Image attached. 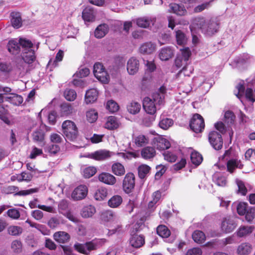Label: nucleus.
Instances as JSON below:
<instances>
[{
	"label": "nucleus",
	"mask_w": 255,
	"mask_h": 255,
	"mask_svg": "<svg viewBox=\"0 0 255 255\" xmlns=\"http://www.w3.org/2000/svg\"><path fill=\"white\" fill-rule=\"evenodd\" d=\"M98 178L100 181L108 185H113L116 182L115 177L107 172H103L99 174Z\"/></svg>",
	"instance_id": "obj_18"
},
{
	"label": "nucleus",
	"mask_w": 255,
	"mask_h": 255,
	"mask_svg": "<svg viewBox=\"0 0 255 255\" xmlns=\"http://www.w3.org/2000/svg\"><path fill=\"white\" fill-rule=\"evenodd\" d=\"M12 251L15 253H20L22 250L21 243L18 240L13 241L11 245Z\"/></svg>",
	"instance_id": "obj_61"
},
{
	"label": "nucleus",
	"mask_w": 255,
	"mask_h": 255,
	"mask_svg": "<svg viewBox=\"0 0 255 255\" xmlns=\"http://www.w3.org/2000/svg\"><path fill=\"white\" fill-rule=\"evenodd\" d=\"M97 169L95 167L89 166L83 169V175L84 177L89 178L95 175Z\"/></svg>",
	"instance_id": "obj_52"
},
{
	"label": "nucleus",
	"mask_w": 255,
	"mask_h": 255,
	"mask_svg": "<svg viewBox=\"0 0 255 255\" xmlns=\"http://www.w3.org/2000/svg\"><path fill=\"white\" fill-rule=\"evenodd\" d=\"M11 22L12 25L16 28H18L22 25V20L20 14L17 12H13L11 13Z\"/></svg>",
	"instance_id": "obj_30"
},
{
	"label": "nucleus",
	"mask_w": 255,
	"mask_h": 255,
	"mask_svg": "<svg viewBox=\"0 0 255 255\" xmlns=\"http://www.w3.org/2000/svg\"><path fill=\"white\" fill-rule=\"evenodd\" d=\"M106 242V240L104 239H96L84 244H76L74 248L79 253L88 255L92 251L102 247Z\"/></svg>",
	"instance_id": "obj_3"
},
{
	"label": "nucleus",
	"mask_w": 255,
	"mask_h": 255,
	"mask_svg": "<svg viewBox=\"0 0 255 255\" xmlns=\"http://www.w3.org/2000/svg\"><path fill=\"white\" fill-rule=\"evenodd\" d=\"M129 243L131 247L139 248L144 244V238L141 235H134L130 237Z\"/></svg>",
	"instance_id": "obj_16"
},
{
	"label": "nucleus",
	"mask_w": 255,
	"mask_h": 255,
	"mask_svg": "<svg viewBox=\"0 0 255 255\" xmlns=\"http://www.w3.org/2000/svg\"><path fill=\"white\" fill-rule=\"evenodd\" d=\"M169 10L180 16L184 15L187 13V10L184 6L175 3L170 4Z\"/></svg>",
	"instance_id": "obj_20"
},
{
	"label": "nucleus",
	"mask_w": 255,
	"mask_h": 255,
	"mask_svg": "<svg viewBox=\"0 0 255 255\" xmlns=\"http://www.w3.org/2000/svg\"><path fill=\"white\" fill-rule=\"evenodd\" d=\"M135 186V177L133 173H127L123 182V188L125 193H131Z\"/></svg>",
	"instance_id": "obj_6"
},
{
	"label": "nucleus",
	"mask_w": 255,
	"mask_h": 255,
	"mask_svg": "<svg viewBox=\"0 0 255 255\" xmlns=\"http://www.w3.org/2000/svg\"><path fill=\"white\" fill-rule=\"evenodd\" d=\"M95 77L101 82L107 84L109 82L110 76L106 71H102L100 74H95Z\"/></svg>",
	"instance_id": "obj_49"
},
{
	"label": "nucleus",
	"mask_w": 255,
	"mask_h": 255,
	"mask_svg": "<svg viewBox=\"0 0 255 255\" xmlns=\"http://www.w3.org/2000/svg\"><path fill=\"white\" fill-rule=\"evenodd\" d=\"M190 127L192 130L196 133L202 131L205 127L203 117L198 114L194 115L191 120Z\"/></svg>",
	"instance_id": "obj_5"
},
{
	"label": "nucleus",
	"mask_w": 255,
	"mask_h": 255,
	"mask_svg": "<svg viewBox=\"0 0 255 255\" xmlns=\"http://www.w3.org/2000/svg\"><path fill=\"white\" fill-rule=\"evenodd\" d=\"M86 117L88 122L93 123L97 120L98 113L95 110H90L87 112Z\"/></svg>",
	"instance_id": "obj_57"
},
{
	"label": "nucleus",
	"mask_w": 255,
	"mask_h": 255,
	"mask_svg": "<svg viewBox=\"0 0 255 255\" xmlns=\"http://www.w3.org/2000/svg\"><path fill=\"white\" fill-rule=\"evenodd\" d=\"M96 17V12L91 6H86L82 11V18L85 21L93 22Z\"/></svg>",
	"instance_id": "obj_14"
},
{
	"label": "nucleus",
	"mask_w": 255,
	"mask_h": 255,
	"mask_svg": "<svg viewBox=\"0 0 255 255\" xmlns=\"http://www.w3.org/2000/svg\"><path fill=\"white\" fill-rule=\"evenodd\" d=\"M173 124V121L169 118H163L159 123V126L163 129H167Z\"/></svg>",
	"instance_id": "obj_48"
},
{
	"label": "nucleus",
	"mask_w": 255,
	"mask_h": 255,
	"mask_svg": "<svg viewBox=\"0 0 255 255\" xmlns=\"http://www.w3.org/2000/svg\"><path fill=\"white\" fill-rule=\"evenodd\" d=\"M209 141L212 147L216 150L221 149L223 140L221 134L216 131H211L208 136Z\"/></svg>",
	"instance_id": "obj_7"
},
{
	"label": "nucleus",
	"mask_w": 255,
	"mask_h": 255,
	"mask_svg": "<svg viewBox=\"0 0 255 255\" xmlns=\"http://www.w3.org/2000/svg\"><path fill=\"white\" fill-rule=\"evenodd\" d=\"M44 134L41 129H37L32 134V138L35 142H41L43 140Z\"/></svg>",
	"instance_id": "obj_55"
},
{
	"label": "nucleus",
	"mask_w": 255,
	"mask_h": 255,
	"mask_svg": "<svg viewBox=\"0 0 255 255\" xmlns=\"http://www.w3.org/2000/svg\"><path fill=\"white\" fill-rule=\"evenodd\" d=\"M98 91L96 89L88 90L85 94V101L87 104L92 103L96 101L98 96Z\"/></svg>",
	"instance_id": "obj_19"
},
{
	"label": "nucleus",
	"mask_w": 255,
	"mask_h": 255,
	"mask_svg": "<svg viewBox=\"0 0 255 255\" xmlns=\"http://www.w3.org/2000/svg\"><path fill=\"white\" fill-rule=\"evenodd\" d=\"M141 154L143 158L150 159L155 156V150L152 147L147 146L142 149Z\"/></svg>",
	"instance_id": "obj_34"
},
{
	"label": "nucleus",
	"mask_w": 255,
	"mask_h": 255,
	"mask_svg": "<svg viewBox=\"0 0 255 255\" xmlns=\"http://www.w3.org/2000/svg\"><path fill=\"white\" fill-rule=\"evenodd\" d=\"M156 18L154 17H144L139 18L136 20L137 25L142 28H147L151 25H153Z\"/></svg>",
	"instance_id": "obj_17"
},
{
	"label": "nucleus",
	"mask_w": 255,
	"mask_h": 255,
	"mask_svg": "<svg viewBox=\"0 0 255 255\" xmlns=\"http://www.w3.org/2000/svg\"><path fill=\"white\" fill-rule=\"evenodd\" d=\"M53 238L58 243L64 244L68 242L70 239V236L65 232L59 231L54 234Z\"/></svg>",
	"instance_id": "obj_24"
},
{
	"label": "nucleus",
	"mask_w": 255,
	"mask_h": 255,
	"mask_svg": "<svg viewBox=\"0 0 255 255\" xmlns=\"http://www.w3.org/2000/svg\"><path fill=\"white\" fill-rule=\"evenodd\" d=\"M64 96L67 100L73 101L77 97V94L74 90L67 89L64 91Z\"/></svg>",
	"instance_id": "obj_51"
},
{
	"label": "nucleus",
	"mask_w": 255,
	"mask_h": 255,
	"mask_svg": "<svg viewBox=\"0 0 255 255\" xmlns=\"http://www.w3.org/2000/svg\"><path fill=\"white\" fill-rule=\"evenodd\" d=\"M166 90V88L162 86L157 92L153 94L152 98L147 97L143 99V108L147 114L153 116L156 113L158 106L164 102Z\"/></svg>",
	"instance_id": "obj_2"
},
{
	"label": "nucleus",
	"mask_w": 255,
	"mask_h": 255,
	"mask_svg": "<svg viewBox=\"0 0 255 255\" xmlns=\"http://www.w3.org/2000/svg\"><path fill=\"white\" fill-rule=\"evenodd\" d=\"M123 199L120 195L113 196L108 201V205L111 208H117L122 203Z\"/></svg>",
	"instance_id": "obj_39"
},
{
	"label": "nucleus",
	"mask_w": 255,
	"mask_h": 255,
	"mask_svg": "<svg viewBox=\"0 0 255 255\" xmlns=\"http://www.w3.org/2000/svg\"><path fill=\"white\" fill-rule=\"evenodd\" d=\"M236 183L238 187V193H240L242 195H245L247 193V189L244 183L240 180H237Z\"/></svg>",
	"instance_id": "obj_59"
},
{
	"label": "nucleus",
	"mask_w": 255,
	"mask_h": 255,
	"mask_svg": "<svg viewBox=\"0 0 255 255\" xmlns=\"http://www.w3.org/2000/svg\"><path fill=\"white\" fill-rule=\"evenodd\" d=\"M236 226L237 224L235 221L229 217L224 219L222 223L221 229L223 231L228 233L232 232Z\"/></svg>",
	"instance_id": "obj_12"
},
{
	"label": "nucleus",
	"mask_w": 255,
	"mask_h": 255,
	"mask_svg": "<svg viewBox=\"0 0 255 255\" xmlns=\"http://www.w3.org/2000/svg\"><path fill=\"white\" fill-rule=\"evenodd\" d=\"M18 188L17 187L14 186H9L5 188L4 192L6 194H11L15 192L14 195L26 196L37 192L38 189L37 188H31L19 191H18Z\"/></svg>",
	"instance_id": "obj_8"
},
{
	"label": "nucleus",
	"mask_w": 255,
	"mask_h": 255,
	"mask_svg": "<svg viewBox=\"0 0 255 255\" xmlns=\"http://www.w3.org/2000/svg\"><path fill=\"white\" fill-rule=\"evenodd\" d=\"M101 219L105 222L114 221L116 218V214L111 210L103 211L101 215Z\"/></svg>",
	"instance_id": "obj_35"
},
{
	"label": "nucleus",
	"mask_w": 255,
	"mask_h": 255,
	"mask_svg": "<svg viewBox=\"0 0 255 255\" xmlns=\"http://www.w3.org/2000/svg\"><path fill=\"white\" fill-rule=\"evenodd\" d=\"M10 92L5 94H8L5 97V100L15 106L21 105L23 101L22 97L15 93H10ZM2 93L3 95L4 94L3 92Z\"/></svg>",
	"instance_id": "obj_15"
},
{
	"label": "nucleus",
	"mask_w": 255,
	"mask_h": 255,
	"mask_svg": "<svg viewBox=\"0 0 255 255\" xmlns=\"http://www.w3.org/2000/svg\"><path fill=\"white\" fill-rule=\"evenodd\" d=\"M163 154L164 159L168 162H174L176 160V155L171 152H169L168 151H165Z\"/></svg>",
	"instance_id": "obj_63"
},
{
	"label": "nucleus",
	"mask_w": 255,
	"mask_h": 255,
	"mask_svg": "<svg viewBox=\"0 0 255 255\" xmlns=\"http://www.w3.org/2000/svg\"><path fill=\"white\" fill-rule=\"evenodd\" d=\"M157 234L162 238H167L170 235V231L165 225H159L156 229Z\"/></svg>",
	"instance_id": "obj_42"
},
{
	"label": "nucleus",
	"mask_w": 255,
	"mask_h": 255,
	"mask_svg": "<svg viewBox=\"0 0 255 255\" xmlns=\"http://www.w3.org/2000/svg\"><path fill=\"white\" fill-rule=\"evenodd\" d=\"M7 216L12 219H18L20 217L19 211L16 209H9L7 211Z\"/></svg>",
	"instance_id": "obj_64"
},
{
	"label": "nucleus",
	"mask_w": 255,
	"mask_h": 255,
	"mask_svg": "<svg viewBox=\"0 0 255 255\" xmlns=\"http://www.w3.org/2000/svg\"><path fill=\"white\" fill-rule=\"evenodd\" d=\"M21 56L24 61L29 64L33 63L36 59L34 50L32 49L22 52Z\"/></svg>",
	"instance_id": "obj_21"
},
{
	"label": "nucleus",
	"mask_w": 255,
	"mask_h": 255,
	"mask_svg": "<svg viewBox=\"0 0 255 255\" xmlns=\"http://www.w3.org/2000/svg\"><path fill=\"white\" fill-rule=\"evenodd\" d=\"M192 238L196 243L202 244L205 241L206 237L203 232L196 230L192 234Z\"/></svg>",
	"instance_id": "obj_38"
},
{
	"label": "nucleus",
	"mask_w": 255,
	"mask_h": 255,
	"mask_svg": "<svg viewBox=\"0 0 255 255\" xmlns=\"http://www.w3.org/2000/svg\"><path fill=\"white\" fill-rule=\"evenodd\" d=\"M64 53L63 51L62 50H59V52L57 53L55 59L53 60L50 59L48 62V65L49 66H52L53 67H55L57 65V62H59L62 61Z\"/></svg>",
	"instance_id": "obj_58"
},
{
	"label": "nucleus",
	"mask_w": 255,
	"mask_h": 255,
	"mask_svg": "<svg viewBox=\"0 0 255 255\" xmlns=\"http://www.w3.org/2000/svg\"><path fill=\"white\" fill-rule=\"evenodd\" d=\"M213 1V0H211L198 5L194 8V12L196 13L200 12L205 9H208L211 6Z\"/></svg>",
	"instance_id": "obj_50"
},
{
	"label": "nucleus",
	"mask_w": 255,
	"mask_h": 255,
	"mask_svg": "<svg viewBox=\"0 0 255 255\" xmlns=\"http://www.w3.org/2000/svg\"><path fill=\"white\" fill-rule=\"evenodd\" d=\"M245 215L246 221L248 222H251L255 216V207L249 208Z\"/></svg>",
	"instance_id": "obj_60"
},
{
	"label": "nucleus",
	"mask_w": 255,
	"mask_h": 255,
	"mask_svg": "<svg viewBox=\"0 0 255 255\" xmlns=\"http://www.w3.org/2000/svg\"><path fill=\"white\" fill-rule=\"evenodd\" d=\"M108 30L109 27L107 24H100L95 29V36L97 38H101L108 33Z\"/></svg>",
	"instance_id": "obj_29"
},
{
	"label": "nucleus",
	"mask_w": 255,
	"mask_h": 255,
	"mask_svg": "<svg viewBox=\"0 0 255 255\" xmlns=\"http://www.w3.org/2000/svg\"><path fill=\"white\" fill-rule=\"evenodd\" d=\"M128 111L132 115H136L138 113L141 109L140 104L135 101H132L127 105Z\"/></svg>",
	"instance_id": "obj_32"
},
{
	"label": "nucleus",
	"mask_w": 255,
	"mask_h": 255,
	"mask_svg": "<svg viewBox=\"0 0 255 255\" xmlns=\"http://www.w3.org/2000/svg\"><path fill=\"white\" fill-rule=\"evenodd\" d=\"M108 195L107 190L105 188H100L98 189L94 194L95 199L98 201L104 200Z\"/></svg>",
	"instance_id": "obj_41"
},
{
	"label": "nucleus",
	"mask_w": 255,
	"mask_h": 255,
	"mask_svg": "<svg viewBox=\"0 0 255 255\" xmlns=\"http://www.w3.org/2000/svg\"><path fill=\"white\" fill-rule=\"evenodd\" d=\"M155 45L151 42H146L139 47V52L142 54H150L155 50Z\"/></svg>",
	"instance_id": "obj_23"
},
{
	"label": "nucleus",
	"mask_w": 255,
	"mask_h": 255,
	"mask_svg": "<svg viewBox=\"0 0 255 255\" xmlns=\"http://www.w3.org/2000/svg\"><path fill=\"white\" fill-rule=\"evenodd\" d=\"M113 153L107 150H99L94 152V159L104 160L110 158Z\"/></svg>",
	"instance_id": "obj_22"
},
{
	"label": "nucleus",
	"mask_w": 255,
	"mask_h": 255,
	"mask_svg": "<svg viewBox=\"0 0 255 255\" xmlns=\"http://www.w3.org/2000/svg\"><path fill=\"white\" fill-rule=\"evenodd\" d=\"M22 228L17 226H10L7 228L8 234L13 236H17L20 235L22 232Z\"/></svg>",
	"instance_id": "obj_47"
},
{
	"label": "nucleus",
	"mask_w": 255,
	"mask_h": 255,
	"mask_svg": "<svg viewBox=\"0 0 255 255\" xmlns=\"http://www.w3.org/2000/svg\"><path fill=\"white\" fill-rule=\"evenodd\" d=\"M176 39L177 43L179 45H183L186 44L187 38L185 34L180 30L176 31Z\"/></svg>",
	"instance_id": "obj_43"
},
{
	"label": "nucleus",
	"mask_w": 255,
	"mask_h": 255,
	"mask_svg": "<svg viewBox=\"0 0 255 255\" xmlns=\"http://www.w3.org/2000/svg\"><path fill=\"white\" fill-rule=\"evenodd\" d=\"M106 108L111 113L117 112L119 109L118 104L114 101L111 100L107 102Z\"/></svg>",
	"instance_id": "obj_53"
},
{
	"label": "nucleus",
	"mask_w": 255,
	"mask_h": 255,
	"mask_svg": "<svg viewBox=\"0 0 255 255\" xmlns=\"http://www.w3.org/2000/svg\"><path fill=\"white\" fill-rule=\"evenodd\" d=\"M213 181L219 186H224L226 185L227 180L226 177L224 176L220 172H216L213 175Z\"/></svg>",
	"instance_id": "obj_31"
},
{
	"label": "nucleus",
	"mask_w": 255,
	"mask_h": 255,
	"mask_svg": "<svg viewBox=\"0 0 255 255\" xmlns=\"http://www.w3.org/2000/svg\"><path fill=\"white\" fill-rule=\"evenodd\" d=\"M96 212V209L93 206L89 205L84 207L81 211V215L87 218L91 217Z\"/></svg>",
	"instance_id": "obj_37"
},
{
	"label": "nucleus",
	"mask_w": 255,
	"mask_h": 255,
	"mask_svg": "<svg viewBox=\"0 0 255 255\" xmlns=\"http://www.w3.org/2000/svg\"><path fill=\"white\" fill-rule=\"evenodd\" d=\"M174 55V49L170 46L163 47L158 52L159 58L162 61H167L171 58Z\"/></svg>",
	"instance_id": "obj_11"
},
{
	"label": "nucleus",
	"mask_w": 255,
	"mask_h": 255,
	"mask_svg": "<svg viewBox=\"0 0 255 255\" xmlns=\"http://www.w3.org/2000/svg\"><path fill=\"white\" fill-rule=\"evenodd\" d=\"M59 212L63 215L66 214L69 211L68 203L66 200H62L58 204Z\"/></svg>",
	"instance_id": "obj_54"
},
{
	"label": "nucleus",
	"mask_w": 255,
	"mask_h": 255,
	"mask_svg": "<svg viewBox=\"0 0 255 255\" xmlns=\"http://www.w3.org/2000/svg\"><path fill=\"white\" fill-rule=\"evenodd\" d=\"M150 167L146 165L142 164L138 167V173L139 177L141 179L144 178L149 172Z\"/></svg>",
	"instance_id": "obj_45"
},
{
	"label": "nucleus",
	"mask_w": 255,
	"mask_h": 255,
	"mask_svg": "<svg viewBox=\"0 0 255 255\" xmlns=\"http://www.w3.org/2000/svg\"><path fill=\"white\" fill-rule=\"evenodd\" d=\"M227 170L230 173H233L237 168L242 169L244 164L241 160L238 158H231L227 161L226 163Z\"/></svg>",
	"instance_id": "obj_10"
},
{
	"label": "nucleus",
	"mask_w": 255,
	"mask_h": 255,
	"mask_svg": "<svg viewBox=\"0 0 255 255\" xmlns=\"http://www.w3.org/2000/svg\"><path fill=\"white\" fill-rule=\"evenodd\" d=\"M236 208L238 213L241 216L245 215L249 209L248 203L243 202L238 203Z\"/></svg>",
	"instance_id": "obj_46"
},
{
	"label": "nucleus",
	"mask_w": 255,
	"mask_h": 255,
	"mask_svg": "<svg viewBox=\"0 0 255 255\" xmlns=\"http://www.w3.org/2000/svg\"><path fill=\"white\" fill-rule=\"evenodd\" d=\"M252 246L249 243H243L238 248L237 252L239 255H246L252 251Z\"/></svg>",
	"instance_id": "obj_33"
},
{
	"label": "nucleus",
	"mask_w": 255,
	"mask_h": 255,
	"mask_svg": "<svg viewBox=\"0 0 255 255\" xmlns=\"http://www.w3.org/2000/svg\"><path fill=\"white\" fill-rule=\"evenodd\" d=\"M148 142V138L143 135H139L134 138L135 144L138 146H143Z\"/></svg>",
	"instance_id": "obj_56"
},
{
	"label": "nucleus",
	"mask_w": 255,
	"mask_h": 255,
	"mask_svg": "<svg viewBox=\"0 0 255 255\" xmlns=\"http://www.w3.org/2000/svg\"><path fill=\"white\" fill-rule=\"evenodd\" d=\"M254 230L253 226H241L236 232L237 235L239 237H246L251 234Z\"/></svg>",
	"instance_id": "obj_28"
},
{
	"label": "nucleus",
	"mask_w": 255,
	"mask_h": 255,
	"mask_svg": "<svg viewBox=\"0 0 255 255\" xmlns=\"http://www.w3.org/2000/svg\"><path fill=\"white\" fill-rule=\"evenodd\" d=\"M219 28V24L217 21L213 18L206 20L203 16H198L194 18L190 26V29L192 31L193 29H200L201 32L206 36H212L216 33Z\"/></svg>",
	"instance_id": "obj_1"
},
{
	"label": "nucleus",
	"mask_w": 255,
	"mask_h": 255,
	"mask_svg": "<svg viewBox=\"0 0 255 255\" xmlns=\"http://www.w3.org/2000/svg\"><path fill=\"white\" fill-rule=\"evenodd\" d=\"M8 51L12 54H16L20 51V47L18 40L11 39L9 41L7 44Z\"/></svg>",
	"instance_id": "obj_27"
},
{
	"label": "nucleus",
	"mask_w": 255,
	"mask_h": 255,
	"mask_svg": "<svg viewBox=\"0 0 255 255\" xmlns=\"http://www.w3.org/2000/svg\"><path fill=\"white\" fill-rule=\"evenodd\" d=\"M112 172L117 176H122L125 173L124 166L120 163H114L112 167Z\"/></svg>",
	"instance_id": "obj_40"
},
{
	"label": "nucleus",
	"mask_w": 255,
	"mask_h": 255,
	"mask_svg": "<svg viewBox=\"0 0 255 255\" xmlns=\"http://www.w3.org/2000/svg\"><path fill=\"white\" fill-rule=\"evenodd\" d=\"M139 61L135 57H131L127 62V69L128 72L130 75H134L139 69Z\"/></svg>",
	"instance_id": "obj_13"
},
{
	"label": "nucleus",
	"mask_w": 255,
	"mask_h": 255,
	"mask_svg": "<svg viewBox=\"0 0 255 255\" xmlns=\"http://www.w3.org/2000/svg\"><path fill=\"white\" fill-rule=\"evenodd\" d=\"M236 88L237 89L238 92V94L235 93V94L239 99H240L245 94V87L244 85V82H240L237 85Z\"/></svg>",
	"instance_id": "obj_62"
},
{
	"label": "nucleus",
	"mask_w": 255,
	"mask_h": 255,
	"mask_svg": "<svg viewBox=\"0 0 255 255\" xmlns=\"http://www.w3.org/2000/svg\"><path fill=\"white\" fill-rule=\"evenodd\" d=\"M88 193V188L86 185H81L73 191L71 196L75 200H79L86 197Z\"/></svg>",
	"instance_id": "obj_9"
},
{
	"label": "nucleus",
	"mask_w": 255,
	"mask_h": 255,
	"mask_svg": "<svg viewBox=\"0 0 255 255\" xmlns=\"http://www.w3.org/2000/svg\"><path fill=\"white\" fill-rule=\"evenodd\" d=\"M19 46L22 48V52L25 50L32 49L33 44L31 41L25 38H20L18 40Z\"/></svg>",
	"instance_id": "obj_36"
},
{
	"label": "nucleus",
	"mask_w": 255,
	"mask_h": 255,
	"mask_svg": "<svg viewBox=\"0 0 255 255\" xmlns=\"http://www.w3.org/2000/svg\"><path fill=\"white\" fill-rule=\"evenodd\" d=\"M155 145L159 150L168 149L170 146L169 141L164 137H159L156 139Z\"/></svg>",
	"instance_id": "obj_25"
},
{
	"label": "nucleus",
	"mask_w": 255,
	"mask_h": 255,
	"mask_svg": "<svg viewBox=\"0 0 255 255\" xmlns=\"http://www.w3.org/2000/svg\"><path fill=\"white\" fill-rule=\"evenodd\" d=\"M62 131L66 138L70 141L75 140L78 135V128L75 124L70 120L64 121L62 125Z\"/></svg>",
	"instance_id": "obj_4"
},
{
	"label": "nucleus",
	"mask_w": 255,
	"mask_h": 255,
	"mask_svg": "<svg viewBox=\"0 0 255 255\" xmlns=\"http://www.w3.org/2000/svg\"><path fill=\"white\" fill-rule=\"evenodd\" d=\"M190 158L192 163L196 166L200 164L203 160L202 155L199 152L195 151L191 152Z\"/></svg>",
	"instance_id": "obj_44"
},
{
	"label": "nucleus",
	"mask_w": 255,
	"mask_h": 255,
	"mask_svg": "<svg viewBox=\"0 0 255 255\" xmlns=\"http://www.w3.org/2000/svg\"><path fill=\"white\" fill-rule=\"evenodd\" d=\"M120 125V123L117 118L114 116L109 117L105 124V128L109 129L117 128Z\"/></svg>",
	"instance_id": "obj_26"
}]
</instances>
